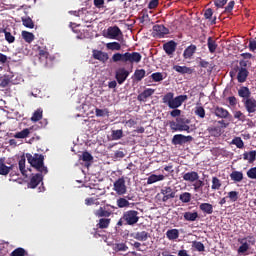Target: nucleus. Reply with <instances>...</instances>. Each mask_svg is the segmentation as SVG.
I'll use <instances>...</instances> for the list:
<instances>
[{
    "mask_svg": "<svg viewBox=\"0 0 256 256\" xmlns=\"http://www.w3.org/2000/svg\"><path fill=\"white\" fill-rule=\"evenodd\" d=\"M26 159L28 163L38 171V173H43L44 175H47L49 173V170L47 169V166H45V156L43 154H34L31 155L30 153H26Z\"/></svg>",
    "mask_w": 256,
    "mask_h": 256,
    "instance_id": "obj_1",
    "label": "nucleus"
},
{
    "mask_svg": "<svg viewBox=\"0 0 256 256\" xmlns=\"http://www.w3.org/2000/svg\"><path fill=\"white\" fill-rule=\"evenodd\" d=\"M141 59L143 56L139 52H125L123 54L117 52L112 56L113 63H141Z\"/></svg>",
    "mask_w": 256,
    "mask_h": 256,
    "instance_id": "obj_2",
    "label": "nucleus"
},
{
    "mask_svg": "<svg viewBox=\"0 0 256 256\" xmlns=\"http://www.w3.org/2000/svg\"><path fill=\"white\" fill-rule=\"evenodd\" d=\"M187 99V95H179L175 97V93L168 92L162 97V103L167 105L169 109H179Z\"/></svg>",
    "mask_w": 256,
    "mask_h": 256,
    "instance_id": "obj_3",
    "label": "nucleus"
},
{
    "mask_svg": "<svg viewBox=\"0 0 256 256\" xmlns=\"http://www.w3.org/2000/svg\"><path fill=\"white\" fill-rule=\"evenodd\" d=\"M122 219L124 220V225H137L139 223V212L137 210H128L123 213Z\"/></svg>",
    "mask_w": 256,
    "mask_h": 256,
    "instance_id": "obj_4",
    "label": "nucleus"
},
{
    "mask_svg": "<svg viewBox=\"0 0 256 256\" xmlns=\"http://www.w3.org/2000/svg\"><path fill=\"white\" fill-rule=\"evenodd\" d=\"M109 225H111V218H100L96 224L97 228L93 229L92 235H94L96 239L101 237V234H99V229H109Z\"/></svg>",
    "mask_w": 256,
    "mask_h": 256,
    "instance_id": "obj_5",
    "label": "nucleus"
},
{
    "mask_svg": "<svg viewBox=\"0 0 256 256\" xmlns=\"http://www.w3.org/2000/svg\"><path fill=\"white\" fill-rule=\"evenodd\" d=\"M242 103L247 113H249V117H253V114L256 113V99L252 97L247 100H242Z\"/></svg>",
    "mask_w": 256,
    "mask_h": 256,
    "instance_id": "obj_6",
    "label": "nucleus"
},
{
    "mask_svg": "<svg viewBox=\"0 0 256 256\" xmlns=\"http://www.w3.org/2000/svg\"><path fill=\"white\" fill-rule=\"evenodd\" d=\"M114 191L117 195H125L127 193V185H125V178H119L114 182Z\"/></svg>",
    "mask_w": 256,
    "mask_h": 256,
    "instance_id": "obj_7",
    "label": "nucleus"
},
{
    "mask_svg": "<svg viewBox=\"0 0 256 256\" xmlns=\"http://www.w3.org/2000/svg\"><path fill=\"white\" fill-rule=\"evenodd\" d=\"M193 141V136H185L183 134H176L172 138V145H185Z\"/></svg>",
    "mask_w": 256,
    "mask_h": 256,
    "instance_id": "obj_8",
    "label": "nucleus"
},
{
    "mask_svg": "<svg viewBox=\"0 0 256 256\" xmlns=\"http://www.w3.org/2000/svg\"><path fill=\"white\" fill-rule=\"evenodd\" d=\"M129 77V71L125 68H119L115 72V79L119 85H123Z\"/></svg>",
    "mask_w": 256,
    "mask_h": 256,
    "instance_id": "obj_9",
    "label": "nucleus"
},
{
    "mask_svg": "<svg viewBox=\"0 0 256 256\" xmlns=\"http://www.w3.org/2000/svg\"><path fill=\"white\" fill-rule=\"evenodd\" d=\"M162 197V202L167 203L169 199H175V191H173V188L171 186H165L160 190Z\"/></svg>",
    "mask_w": 256,
    "mask_h": 256,
    "instance_id": "obj_10",
    "label": "nucleus"
},
{
    "mask_svg": "<svg viewBox=\"0 0 256 256\" xmlns=\"http://www.w3.org/2000/svg\"><path fill=\"white\" fill-rule=\"evenodd\" d=\"M213 113L218 117V119H231V113H229V110L221 106H215Z\"/></svg>",
    "mask_w": 256,
    "mask_h": 256,
    "instance_id": "obj_11",
    "label": "nucleus"
},
{
    "mask_svg": "<svg viewBox=\"0 0 256 256\" xmlns=\"http://www.w3.org/2000/svg\"><path fill=\"white\" fill-rule=\"evenodd\" d=\"M43 175L44 173H37L32 175L30 178V181L28 183L29 189H36V187L39 185V183H43Z\"/></svg>",
    "mask_w": 256,
    "mask_h": 256,
    "instance_id": "obj_12",
    "label": "nucleus"
},
{
    "mask_svg": "<svg viewBox=\"0 0 256 256\" xmlns=\"http://www.w3.org/2000/svg\"><path fill=\"white\" fill-rule=\"evenodd\" d=\"M176 123L178 124L179 131H187L189 133V123H191V120L187 119L185 116H180L176 118Z\"/></svg>",
    "mask_w": 256,
    "mask_h": 256,
    "instance_id": "obj_13",
    "label": "nucleus"
},
{
    "mask_svg": "<svg viewBox=\"0 0 256 256\" xmlns=\"http://www.w3.org/2000/svg\"><path fill=\"white\" fill-rule=\"evenodd\" d=\"M163 49L166 55L171 57V55L177 51V42H175V40H170L163 44Z\"/></svg>",
    "mask_w": 256,
    "mask_h": 256,
    "instance_id": "obj_14",
    "label": "nucleus"
},
{
    "mask_svg": "<svg viewBox=\"0 0 256 256\" xmlns=\"http://www.w3.org/2000/svg\"><path fill=\"white\" fill-rule=\"evenodd\" d=\"M123 32L119 28V26H110L107 29V37L108 39H117V37H121Z\"/></svg>",
    "mask_w": 256,
    "mask_h": 256,
    "instance_id": "obj_15",
    "label": "nucleus"
},
{
    "mask_svg": "<svg viewBox=\"0 0 256 256\" xmlns=\"http://www.w3.org/2000/svg\"><path fill=\"white\" fill-rule=\"evenodd\" d=\"M92 57L97 61H101V63H107V61H109V54L101 50H93Z\"/></svg>",
    "mask_w": 256,
    "mask_h": 256,
    "instance_id": "obj_16",
    "label": "nucleus"
},
{
    "mask_svg": "<svg viewBox=\"0 0 256 256\" xmlns=\"http://www.w3.org/2000/svg\"><path fill=\"white\" fill-rule=\"evenodd\" d=\"M153 31L157 37L160 39L165 37V35H169V28L165 27L164 25H154Z\"/></svg>",
    "mask_w": 256,
    "mask_h": 256,
    "instance_id": "obj_17",
    "label": "nucleus"
},
{
    "mask_svg": "<svg viewBox=\"0 0 256 256\" xmlns=\"http://www.w3.org/2000/svg\"><path fill=\"white\" fill-rule=\"evenodd\" d=\"M155 94V89L153 88H146L142 93L137 96V101L140 103H145L149 97Z\"/></svg>",
    "mask_w": 256,
    "mask_h": 256,
    "instance_id": "obj_18",
    "label": "nucleus"
},
{
    "mask_svg": "<svg viewBox=\"0 0 256 256\" xmlns=\"http://www.w3.org/2000/svg\"><path fill=\"white\" fill-rule=\"evenodd\" d=\"M238 97L242 99V101H247V99H251V90L247 86H241L238 90Z\"/></svg>",
    "mask_w": 256,
    "mask_h": 256,
    "instance_id": "obj_19",
    "label": "nucleus"
},
{
    "mask_svg": "<svg viewBox=\"0 0 256 256\" xmlns=\"http://www.w3.org/2000/svg\"><path fill=\"white\" fill-rule=\"evenodd\" d=\"M183 180L189 183H195V181H199V173L196 171L187 172L183 175Z\"/></svg>",
    "mask_w": 256,
    "mask_h": 256,
    "instance_id": "obj_20",
    "label": "nucleus"
},
{
    "mask_svg": "<svg viewBox=\"0 0 256 256\" xmlns=\"http://www.w3.org/2000/svg\"><path fill=\"white\" fill-rule=\"evenodd\" d=\"M196 52H197V46L195 44H191L184 50L183 57L184 59H191Z\"/></svg>",
    "mask_w": 256,
    "mask_h": 256,
    "instance_id": "obj_21",
    "label": "nucleus"
},
{
    "mask_svg": "<svg viewBox=\"0 0 256 256\" xmlns=\"http://www.w3.org/2000/svg\"><path fill=\"white\" fill-rule=\"evenodd\" d=\"M15 169V165L7 166L3 159H0V175L7 176L8 173H11Z\"/></svg>",
    "mask_w": 256,
    "mask_h": 256,
    "instance_id": "obj_22",
    "label": "nucleus"
},
{
    "mask_svg": "<svg viewBox=\"0 0 256 256\" xmlns=\"http://www.w3.org/2000/svg\"><path fill=\"white\" fill-rule=\"evenodd\" d=\"M248 77H249V70H247V68H240L237 74L238 83H245Z\"/></svg>",
    "mask_w": 256,
    "mask_h": 256,
    "instance_id": "obj_23",
    "label": "nucleus"
},
{
    "mask_svg": "<svg viewBox=\"0 0 256 256\" xmlns=\"http://www.w3.org/2000/svg\"><path fill=\"white\" fill-rule=\"evenodd\" d=\"M241 244L238 248L239 255H243L249 251V243H247V238H242L238 240Z\"/></svg>",
    "mask_w": 256,
    "mask_h": 256,
    "instance_id": "obj_24",
    "label": "nucleus"
},
{
    "mask_svg": "<svg viewBox=\"0 0 256 256\" xmlns=\"http://www.w3.org/2000/svg\"><path fill=\"white\" fill-rule=\"evenodd\" d=\"M173 69L174 71H176L177 73H181L182 75H191V73H193V69L187 66L175 65L173 66Z\"/></svg>",
    "mask_w": 256,
    "mask_h": 256,
    "instance_id": "obj_25",
    "label": "nucleus"
},
{
    "mask_svg": "<svg viewBox=\"0 0 256 256\" xmlns=\"http://www.w3.org/2000/svg\"><path fill=\"white\" fill-rule=\"evenodd\" d=\"M199 209L206 215H213V204L211 203H202L199 205Z\"/></svg>",
    "mask_w": 256,
    "mask_h": 256,
    "instance_id": "obj_26",
    "label": "nucleus"
},
{
    "mask_svg": "<svg viewBox=\"0 0 256 256\" xmlns=\"http://www.w3.org/2000/svg\"><path fill=\"white\" fill-rule=\"evenodd\" d=\"M165 179V176L163 174L157 175V174H151L147 178V185H153V183H157L158 181H163Z\"/></svg>",
    "mask_w": 256,
    "mask_h": 256,
    "instance_id": "obj_27",
    "label": "nucleus"
},
{
    "mask_svg": "<svg viewBox=\"0 0 256 256\" xmlns=\"http://www.w3.org/2000/svg\"><path fill=\"white\" fill-rule=\"evenodd\" d=\"M95 217L101 218V217H109L112 215V212L105 209V207H100L99 209L94 211Z\"/></svg>",
    "mask_w": 256,
    "mask_h": 256,
    "instance_id": "obj_28",
    "label": "nucleus"
},
{
    "mask_svg": "<svg viewBox=\"0 0 256 256\" xmlns=\"http://www.w3.org/2000/svg\"><path fill=\"white\" fill-rule=\"evenodd\" d=\"M230 179L234 183H241V181H243V172L237 170L232 171L230 174Z\"/></svg>",
    "mask_w": 256,
    "mask_h": 256,
    "instance_id": "obj_29",
    "label": "nucleus"
},
{
    "mask_svg": "<svg viewBox=\"0 0 256 256\" xmlns=\"http://www.w3.org/2000/svg\"><path fill=\"white\" fill-rule=\"evenodd\" d=\"M243 159H244V161H248V163H255L256 151L252 150L250 152H244L243 153Z\"/></svg>",
    "mask_w": 256,
    "mask_h": 256,
    "instance_id": "obj_30",
    "label": "nucleus"
},
{
    "mask_svg": "<svg viewBox=\"0 0 256 256\" xmlns=\"http://www.w3.org/2000/svg\"><path fill=\"white\" fill-rule=\"evenodd\" d=\"M25 162H26L25 155H22L19 159L18 166H19L20 173H22L23 177L27 178L28 175H27V169H25Z\"/></svg>",
    "mask_w": 256,
    "mask_h": 256,
    "instance_id": "obj_31",
    "label": "nucleus"
},
{
    "mask_svg": "<svg viewBox=\"0 0 256 256\" xmlns=\"http://www.w3.org/2000/svg\"><path fill=\"white\" fill-rule=\"evenodd\" d=\"M207 46L209 53H215L217 51V42L213 39V37H208L207 39Z\"/></svg>",
    "mask_w": 256,
    "mask_h": 256,
    "instance_id": "obj_32",
    "label": "nucleus"
},
{
    "mask_svg": "<svg viewBox=\"0 0 256 256\" xmlns=\"http://www.w3.org/2000/svg\"><path fill=\"white\" fill-rule=\"evenodd\" d=\"M151 235H149V232L147 231H141V232H136L134 235V239L137 241H147Z\"/></svg>",
    "mask_w": 256,
    "mask_h": 256,
    "instance_id": "obj_33",
    "label": "nucleus"
},
{
    "mask_svg": "<svg viewBox=\"0 0 256 256\" xmlns=\"http://www.w3.org/2000/svg\"><path fill=\"white\" fill-rule=\"evenodd\" d=\"M166 237L169 241H175V239H179V230L178 229H170L166 232Z\"/></svg>",
    "mask_w": 256,
    "mask_h": 256,
    "instance_id": "obj_34",
    "label": "nucleus"
},
{
    "mask_svg": "<svg viewBox=\"0 0 256 256\" xmlns=\"http://www.w3.org/2000/svg\"><path fill=\"white\" fill-rule=\"evenodd\" d=\"M212 137H221V126H212L207 129Z\"/></svg>",
    "mask_w": 256,
    "mask_h": 256,
    "instance_id": "obj_35",
    "label": "nucleus"
},
{
    "mask_svg": "<svg viewBox=\"0 0 256 256\" xmlns=\"http://www.w3.org/2000/svg\"><path fill=\"white\" fill-rule=\"evenodd\" d=\"M199 218V213L197 212H185L184 213V219L185 221H197V219Z\"/></svg>",
    "mask_w": 256,
    "mask_h": 256,
    "instance_id": "obj_36",
    "label": "nucleus"
},
{
    "mask_svg": "<svg viewBox=\"0 0 256 256\" xmlns=\"http://www.w3.org/2000/svg\"><path fill=\"white\" fill-rule=\"evenodd\" d=\"M31 131L29 130V128L23 129L20 132H17L14 134L15 139H27V137H29Z\"/></svg>",
    "mask_w": 256,
    "mask_h": 256,
    "instance_id": "obj_37",
    "label": "nucleus"
},
{
    "mask_svg": "<svg viewBox=\"0 0 256 256\" xmlns=\"http://www.w3.org/2000/svg\"><path fill=\"white\" fill-rule=\"evenodd\" d=\"M22 38L26 43H33L35 41V35L28 31H22Z\"/></svg>",
    "mask_w": 256,
    "mask_h": 256,
    "instance_id": "obj_38",
    "label": "nucleus"
},
{
    "mask_svg": "<svg viewBox=\"0 0 256 256\" xmlns=\"http://www.w3.org/2000/svg\"><path fill=\"white\" fill-rule=\"evenodd\" d=\"M223 184L221 183V180L217 178V176H213L212 177V185H211V189L213 191H219V189H221V186Z\"/></svg>",
    "mask_w": 256,
    "mask_h": 256,
    "instance_id": "obj_39",
    "label": "nucleus"
},
{
    "mask_svg": "<svg viewBox=\"0 0 256 256\" xmlns=\"http://www.w3.org/2000/svg\"><path fill=\"white\" fill-rule=\"evenodd\" d=\"M43 119V110L42 109H37L32 117H31V121L33 123H37V121H41Z\"/></svg>",
    "mask_w": 256,
    "mask_h": 256,
    "instance_id": "obj_40",
    "label": "nucleus"
},
{
    "mask_svg": "<svg viewBox=\"0 0 256 256\" xmlns=\"http://www.w3.org/2000/svg\"><path fill=\"white\" fill-rule=\"evenodd\" d=\"M106 49L109 51H121V44L119 42H109L106 44Z\"/></svg>",
    "mask_w": 256,
    "mask_h": 256,
    "instance_id": "obj_41",
    "label": "nucleus"
},
{
    "mask_svg": "<svg viewBox=\"0 0 256 256\" xmlns=\"http://www.w3.org/2000/svg\"><path fill=\"white\" fill-rule=\"evenodd\" d=\"M227 197L231 203H235V202L239 201V192L238 191H230V192H228Z\"/></svg>",
    "mask_w": 256,
    "mask_h": 256,
    "instance_id": "obj_42",
    "label": "nucleus"
},
{
    "mask_svg": "<svg viewBox=\"0 0 256 256\" xmlns=\"http://www.w3.org/2000/svg\"><path fill=\"white\" fill-rule=\"evenodd\" d=\"M2 33H4L7 43H15V36L7 31V28L2 29Z\"/></svg>",
    "mask_w": 256,
    "mask_h": 256,
    "instance_id": "obj_43",
    "label": "nucleus"
},
{
    "mask_svg": "<svg viewBox=\"0 0 256 256\" xmlns=\"http://www.w3.org/2000/svg\"><path fill=\"white\" fill-rule=\"evenodd\" d=\"M235 8V1H230L224 8L223 13L227 15H233V9Z\"/></svg>",
    "mask_w": 256,
    "mask_h": 256,
    "instance_id": "obj_44",
    "label": "nucleus"
},
{
    "mask_svg": "<svg viewBox=\"0 0 256 256\" xmlns=\"http://www.w3.org/2000/svg\"><path fill=\"white\" fill-rule=\"evenodd\" d=\"M145 69H137L134 72V77L136 81H141L145 78Z\"/></svg>",
    "mask_w": 256,
    "mask_h": 256,
    "instance_id": "obj_45",
    "label": "nucleus"
},
{
    "mask_svg": "<svg viewBox=\"0 0 256 256\" xmlns=\"http://www.w3.org/2000/svg\"><path fill=\"white\" fill-rule=\"evenodd\" d=\"M191 193L189 192H183L180 194L179 199L182 203H191Z\"/></svg>",
    "mask_w": 256,
    "mask_h": 256,
    "instance_id": "obj_46",
    "label": "nucleus"
},
{
    "mask_svg": "<svg viewBox=\"0 0 256 256\" xmlns=\"http://www.w3.org/2000/svg\"><path fill=\"white\" fill-rule=\"evenodd\" d=\"M112 141H119V139H123V131L120 130H112Z\"/></svg>",
    "mask_w": 256,
    "mask_h": 256,
    "instance_id": "obj_47",
    "label": "nucleus"
},
{
    "mask_svg": "<svg viewBox=\"0 0 256 256\" xmlns=\"http://www.w3.org/2000/svg\"><path fill=\"white\" fill-rule=\"evenodd\" d=\"M95 115L96 117H109V109L95 108Z\"/></svg>",
    "mask_w": 256,
    "mask_h": 256,
    "instance_id": "obj_48",
    "label": "nucleus"
},
{
    "mask_svg": "<svg viewBox=\"0 0 256 256\" xmlns=\"http://www.w3.org/2000/svg\"><path fill=\"white\" fill-rule=\"evenodd\" d=\"M117 206L119 207V209H123L125 207H129L131 205V203H129V200L125 199V198H119L116 201Z\"/></svg>",
    "mask_w": 256,
    "mask_h": 256,
    "instance_id": "obj_49",
    "label": "nucleus"
},
{
    "mask_svg": "<svg viewBox=\"0 0 256 256\" xmlns=\"http://www.w3.org/2000/svg\"><path fill=\"white\" fill-rule=\"evenodd\" d=\"M232 145H236L238 149H243V147H245V143L243 142V139H241V137H235L232 140Z\"/></svg>",
    "mask_w": 256,
    "mask_h": 256,
    "instance_id": "obj_50",
    "label": "nucleus"
},
{
    "mask_svg": "<svg viewBox=\"0 0 256 256\" xmlns=\"http://www.w3.org/2000/svg\"><path fill=\"white\" fill-rule=\"evenodd\" d=\"M192 247L196 249V251H199L200 253L205 251V245L202 242L199 241H193Z\"/></svg>",
    "mask_w": 256,
    "mask_h": 256,
    "instance_id": "obj_51",
    "label": "nucleus"
},
{
    "mask_svg": "<svg viewBox=\"0 0 256 256\" xmlns=\"http://www.w3.org/2000/svg\"><path fill=\"white\" fill-rule=\"evenodd\" d=\"M194 113L197 117H200V119H205V108H203V106L196 107Z\"/></svg>",
    "mask_w": 256,
    "mask_h": 256,
    "instance_id": "obj_52",
    "label": "nucleus"
},
{
    "mask_svg": "<svg viewBox=\"0 0 256 256\" xmlns=\"http://www.w3.org/2000/svg\"><path fill=\"white\" fill-rule=\"evenodd\" d=\"M25 255H27V251L24 248H16L10 254V256H25Z\"/></svg>",
    "mask_w": 256,
    "mask_h": 256,
    "instance_id": "obj_53",
    "label": "nucleus"
},
{
    "mask_svg": "<svg viewBox=\"0 0 256 256\" xmlns=\"http://www.w3.org/2000/svg\"><path fill=\"white\" fill-rule=\"evenodd\" d=\"M22 23L24 27H27L28 29H33V27H35V24L33 23V20L31 18L22 19Z\"/></svg>",
    "mask_w": 256,
    "mask_h": 256,
    "instance_id": "obj_54",
    "label": "nucleus"
},
{
    "mask_svg": "<svg viewBox=\"0 0 256 256\" xmlns=\"http://www.w3.org/2000/svg\"><path fill=\"white\" fill-rule=\"evenodd\" d=\"M151 79L155 82V83H159V81H163V73L161 72H155L151 75Z\"/></svg>",
    "mask_w": 256,
    "mask_h": 256,
    "instance_id": "obj_55",
    "label": "nucleus"
},
{
    "mask_svg": "<svg viewBox=\"0 0 256 256\" xmlns=\"http://www.w3.org/2000/svg\"><path fill=\"white\" fill-rule=\"evenodd\" d=\"M80 159H82V161H85L86 163H89L90 161L93 160V156L91 155V153L85 151L82 153Z\"/></svg>",
    "mask_w": 256,
    "mask_h": 256,
    "instance_id": "obj_56",
    "label": "nucleus"
},
{
    "mask_svg": "<svg viewBox=\"0 0 256 256\" xmlns=\"http://www.w3.org/2000/svg\"><path fill=\"white\" fill-rule=\"evenodd\" d=\"M85 205H100L99 200L97 198L91 197L85 199Z\"/></svg>",
    "mask_w": 256,
    "mask_h": 256,
    "instance_id": "obj_57",
    "label": "nucleus"
},
{
    "mask_svg": "<svg viewBox=\"0 0 256 256\" xmlns=\"http://www.w3.org/2000/svg\"><path fill=\"white\" fill-rule=\"evenodd\" d=\"M203 185H205V182H203V180H196V182L193 184L194 187V191H201V188L203 187Z\"/></svg>",
    "mask_w": 256,
    "mask_h": 256,
    "instance_id": "obj_58",
    "label": "nucleus"
},
{
    "mask_svg": "<svg viewBox=\"0 0 256 256\" xmlns=\"http://www.w3.org/2000/svg\"><path fill=\"white\" fill-rule=\"evenodd\" d=\"M247 116L241 112V110H238L234 113V119H238V121H245Z\"/></svg>",
    "mask_w": 256,
    "mask_h": 256,
    "instance_id": "obj_59",
    "label": "nucleus"
},
{
    "mask_svg": "<svg viewBox=\"0 0 256 256\" xmlns=\"http://www.w3.org/2000/svg\"><path fill=\"white\" fill-rule=\"evenodd\" d=\"M227 1L229 0H214V5L218 9H223L227 5Z\"/></svg>",
    "mask_w": 256,
    "mask_h": 256,
    "instance_id": "obj_60",
    "label": "nucleus"
},
{
    "mask_svg": "<svg viewBox=\"0 0 256 256\" xmlns=\"http://www.w3.org/2000/svg\"><path fill=\"white\" fill-rule=\"evenodd\" d=\"M127 249H129V247L125 243L115 244V247H114V250L116 251H127Z\"/></svg>",
    "mask_w": 256,
    "mask_h": 256,
    "instance_id": "obj_61",
    "label": "nucleus"
},
{
    "mask_svg": "<svg viewBox=\"0 0 256 256\" xmlns=\"http://www.w3.org/2000/svg\"><path fill=\"white\" fill-rule=\"evenodd\" d=\"M247 177H248L249 179H256V167L250 168V169L247 171Z\"/></svg>",
    "mask_w": 256,
    "mask_h": 256,
    "instance_id": "obj_62",
    "label": "nucleus"
},
{
    "mask_svg": "<svg viewBox=\"0 0 256 256\" xmlns=\"http://www.w3.org/2000/svg\"><path fill=\"white\" fill-rule=\"evenodd\" d=\"M204 17L205 19H208L209 21H211V18L213 17V9L211 8L206 9L204 12Z\"/></svg>",
    "mask_w": 256,
    "mask_h": 256,
    "instance_id": "obj_63",
    "label": "nucleus"
},
{
    "mask_svg": "<svg viewBox=\"0 0 256 256\" xmlns=\"http://www.w3.org/2000/svg\"><path fill=\"white\" fill-rule=\"evenodd\" d=\"M10 83H11V79L8 77H5L4 79L1 80L0 87L2 88L9 87Z\"/></svg>",
    "mask_w": 256,
    "mask_h": 256,
    "instance_id": "obj_64",
    "label": "nucleus"
}]
</instances>
